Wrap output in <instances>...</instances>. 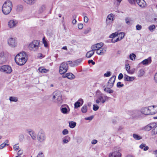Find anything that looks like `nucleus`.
I'll return each mask as SVG.
<instances>
[{
	"label": "nucleus",
	"mask_w": 157,
	"mask_h": 157,
	"mask_svg": "<svg viewBox=\"0 0 157 157\" xmlns=\"http://www.w3.org/2000/svg\"><path fill=\"white\" fill-rule=\"evenodd\" d=\"M16 63L19 66L24 65L27 60V55L24 52L18 54L15 58Z\"/></svg>",
	"instance_id": "1"
},
{
	"label": "nucleus",
	"mask_w": 157,
	"mask_h": 157,
	"mask_svg": "<svg viewBox=\"0 0 157 157\" xmlns=\"http://www.w3.org/2000/svg\"><path fill=\"white\" fill-rule=\"evenodd\" d=\"M13 7L12 2L10 1H7L3 4L2 8L3 13L6 15L9 13Z\"/></svg>",
	"instance_id": "2"
},
{
	"label": "nucleus",
	"mask_w": 157,
	"mask_h": 157,
	"mask_svg": "<svg viewBox=\"0 0 157 157\" xmlns=\"http://www.w3.org/2000/svg\"><path fill=\"white\" fill-rule=\"evenodd\" d=\"M52 99L54 101L59 104L62 103L63 100L61 92L58 91H56L53 93Z\"/></svg>",
	"instance_id": "3"
},
{
	"label": "nucleus",
	"mask_w": 157,
	"mask_h": 157,
	"mask_svg": "<svg viewBox=\"0 0 157 157\" xmlns=\"http://www.w3.org/2000/svg\"><path fill=\"white\" fill-rule=\"evenodd\" d=\"M40 42L38 40H34L29 45V49L33 51H37L39 47Z\"/></svg>",
	"instance_id": "4"
},
{
	"label": "nucleus",
	"mask_w": 157,
	"mask_h": 157,
	"mask_svg": "<svg viewBox=\"0 0 157 157\" xmlns=\"http://www.w3.org/2000/svg\"><path fill=\"white\" fill-rule=\"evenodd\" d=\"M68 69V64L65 62H63L60 65L59 72L60 74L65 73Z\"/></svg>",
	"instance_id": "5"
},
{
	"label": "nucleus",
	"mask_w": 157,
	"mask_h": 157,
	"mask_svg": "<svg viewBox=\"0 0 157 157\" xmlns=\"http://www.w3.org/2000/svg\"><path fill=\"white\" fill-rule=\"evenodd\" d=\"M0 71L4 72L7 74H10L12 71V69L8 65H5L0 67Z\"/></svg>",
	"instance_id": "6"
},
{
	"label": "nucleus",
	"mask_w": 157,
	"mask_h": 157,
	"mask_svg": "<svg viewBox=\"0 0 157 157\" xmlns=\"http://www.w3.org/2000/svg\"><path fill=\"white\" fill-rule=\"evenodd\" d=\"M46 137L44 132L42 130H40L37 134L38 140L40 142H43L45 140Z\"/></svg>",
	"instance_id": "7"
},
{
	"label": "nucleus",
	"mask_w": 157,
	"mask_h": 157,
	"mask_svg": "<svg viewBox=\"0 0 157 157\" xmlns=\"http://www.w3.org/2000/svg\"><path fill=\"white\" fill-rule=\"evenodd\" d=\"M131 115L134 118H140L142 117V115L141 111L138 110H135L132 111Z\"/></svg>",
	"instance_id": "8"
},
{
	"label": "nucleus",
	"mask_w": 157,
	"mask_h": 157,
	"mask_svg": "<svg viewBox=\"0 0 157 157\" xmlns=\"http://www.w3.org/2000/svg\"><path fill=\"white\" fill-rule=\"evenodd\" d=\"M116 76H113L111 77L109 79L107 82V86L109 88H112L113 86L114 82L116 79Z\"/></svg>",
	"instance_id": "9"
},
{
	"label": "nucleus",
	"mask_w": 157,
	"mask_h": 157,
	"mask_svg": "<svg viewBox=\"0 0 157 157\" xmlns=\"http://www.w3.org/2000/svg\"><path fill=\"white\" fill-rule=\"evenodd\" d=\"M103 43L102 42L93 45L91 47V48L93 51L97 50L100 49L103 45Z\"/></svg>",
	"instance_id": "10"
},
{
	"label": "nucleus",
	"mask_w": 157,
	"mask_h": 157,
	"mask_svg": "<svg viewBox=\"0 0 157 157\" xmlns=\"http://www.w3.org/2000/svg\"><path fill=\"white\" fill-rule=\"evenodd\" d=\"M18 24V21L16 20H10L8 22V25L10 28H13L16 27Z\"/></svg>",
	"instance_id": "11"
},
{
	"label": "nucleus",
	"mask_w": 157,
	"mask_h": 157,
	"mask_svg": "<svg viewBox=\"0 0 157 157\" xmlns=\"http://www.w3.org/2000/svg\"><path fill=\"white\" fill-rule=\"evenodd\" d=\"M8 43L9 45L11 47H15L16 45V41L14 38H10L8 39Z\"/></svg>",
	"instance_id": "12"
},
{
	"label": "nucleus",
	"mask_w": 157,
	"mask_h": 157,
	"mask_svg": "<svg viewBox=\"0 0 157 157\" xmlns=\"http://www.w3.org/2000/svg\"><path fill=\"white\" fill-rule=\"evenodd\" d=\"M149 106L148 107H145L142 108L141 109V112L142 114H144L145 115H150V111L149 110Z\"/></svg>",
	"instance_id": "13"
},
{
	"label": "nucleus",
	"mask_w": 157,
	"mask_h": 157,
	"mask_svg": "<svg viewBox=\"0 0 157 157\" xmlns=\"http://www.w3.org/2000/svg\"><path fill=\"white\" fill-rule=\"evenodd\" d=\"M150 115H153L157 113V106L153 105L149 106Z\"/></svg>",
	"instance_id": "14"
},
{
	"label": "nucleus",
	"mask_w": 157,
	"mask_h": 157,
	"mask_svg": "<svg viewBox=\"0 0 157 157\" xmlns=\"http://www.w3.org/2000/svg\"><path fill=\"white\" fill-rule=\"evenodd\" d=\"M136 2L140 7H145L146 6V2L144 0H136Z\"/></svg>",
	"instance_id": "15"
},
{
	"label": "nucleus",
	"mask_w": 157,
	"mask_h": 157,
	"mask_svg": "<svg viewBox=\"0 0 157 157\" xmlns=\"http://www.w3.org/2000/svg\"><path fill=\"white\" fill-rule=\"evenodd\" d=\"M67 107V108L66 107H63V105H62V106L60 108V110L61 112L64 114H67L68 113L70 110L69 108L67 105H66Z\"/></svg>",
	"instance_id": "16"
},
{
	"label": "nucleus",
	"mask_w": 157,
	"mask_h": 157,
	"mask_svg": "<svg viewBox=\"0 0 157 157\" xmlns=\"http://www.w3.org/2000/svg\"><path fill=\"white\" fill-rule=\"evenodd\" d=\"M83 103V101L82 99H79L78 101H76L74 104L75 108L77 109L82 105Z\"/></svg>",
	"instance_id": "17"
},
{
	"label": "nucleus",
	"mask_w": 157,
	"mask_h": 157,
	"mask_svg": "<svg viewBox=\"0 0 157 157\" xmlns=\"http://www.w3.org/2000/svg\"><path fill=\"white\" fill-rule=\"evenodd\" d=\"M155 123H152L149 124L144 128V129L146 131H149L153 128L155 126Z\"/></svg>",
	"instance_id": "18"
},
{
	"label": "nucleus",
	"mask_w": 157,
	"mask_h": 157,
	"mask_svg": "<svg viewBox=\"0 0 157 157\" xmlns=\"http://www.w3.org/2000/svg\"><path fill=\"white\" fill-rule=\"evenodd\" d=\"M6 61L4 52H0V64H3L5 63Z\"/></svg>",
	"instance_id": "19"
},
{
	"label": "nucleus",
	"mask_w": 157,
	"mask_h": 157,
	"mask_svg": "<svg viewBox=\"0 0 157 157\" xmlns=\"http://www.w3.org/2000/svg\"><path fill=\"white\" fill-rule=\"evenodd\" d=\"M121 154L117 151L113 152L109 155V157H121Z\"/></svg>",
	"instance_id": "20"
},
{
	"label": "nucleus",
	"mask_w": 157,
	"mask_h": 157,
	"mask_svg": "<svg viewBox=\"0 0 157 157\" xmlns=\"http://www.w3.org/2000/svg\"><path fill=\"white\" fill-rule=\"evenodd\" d=\"M134 79L133 77H129L126 75H124V79L125 81H132Z\"/></svg>",
	"instance_id": "21"
},
{
	"label": "nucleus",
	"mask_w": 157,
	"mask_h": 157,
	"mask_svg": "<svg viewBox=\"0 0 157 157\" xmlns=\"http://www.w3.org/2000/svg\"><path fill=\"white\" fill-rule=\"evenodd\" d=\"M106 50L105 49L101 48L98 50L96 51V53L99 55H102L104 54Z\"/></svg>",
	"instance_id": "22"
},
{
	"label": "nucleus",
	"mask_w": 157,
	"mask_h": 157,
	"mask_svg": "<svg viewBox=\"0 0 157 157\" xmlns=\"http://www.w3.org/2000/svg\"><path fill=\"white\" fill-rule=\"evenodd\" d=\"M151 62V57H149L147 59L143 60L142 63L143 65H147L148 64L150 63Z\"/></svg>",
	"instance_id": "23"
},
{
	"label": "nucleus",
	"mask_w": 157,
	"mask_h": 157,
	"mask_svg": "<svg viewBox=\"0 0 157 157\" xmlns=\"http://www.w3.org/2000/svg\"><path fill=\"white\" fill-rule=\"evenodd\" d=\"M82 61V59H79L74 61L73 62V64L71 65V67L78 65Z\"/></svg>",
	"instance_id": "24"
},
{
	"label": "nucleus",
	"mask_w": 157,
	"mask_h": 157,
	"mask_svg": "<svg viewBox=\"0 0 157 157\" xmlns=\"http://www.w3.org/2000/svg\"><path fill=\"white\" fill-rule=\"evenodd\" d=\"M39 71L42 73H45L48 72L49 70L46 69L43 67H41L39 68Z\"/></svg>",
	"instance_id": "25"
},
{
	"label": "nucleus",
	"mask_w": 157,
	"mask_h": 157,
	"mask_svg": "<svg viewBox=\"0 0 157 157\" xmlns=\"http://www.w3.org/2000/svg\"><path fill=\"white\" fill-rule=\"evenodd\" d=\"M67 78L69 79H73L75 78V76L71 73H67Z\"/></svg>",
	"instance_id": "26"
},
{
	"label": "nucleus",
	"mask_w": 157,
	"mask_h": 157,
	"mask_svg": "<svg viewBox=\"0 0 157 157\" xmlns=\"http://www.w3.org/2000/svg\"><path fill=\"white\" fill-rule=\"evenodd\" d=\"M93 50L90 51L86 53V56L87 58H90L94 54V52L93 51Z\"/></svg>",
	"instance_id": "27"
},
{
	"label": "nucleus",
	"mask_w": 157,
	"mask_h": 157,
	"mask_svg": "<svg viewBox=\"0 0 157 157\" xmlns=\"http://www.w3.org/2000/svg\"><path fill=\"white\" fill-rule=\"evenodd\" d=\"M26 3L30 5H33L36 0H23Z\"/></svg>",
	"instance_id": "28"
},
{
	"label": "nucleus",
	"mask_w": 157,
	"mask_h": 157,
	"mask_svg": "<svg viewBox=\"0 0 157 157\" xmlns=\"http://www.w3.org/2000/svg\"><path fill=\"white\" fill-rule=\"evenodd\" d=\"M29 133L33 139L34 140L36 139V135L33 131H29Z\"/></svg>",
	"instance_id": "29"
},
{
	"label": "nucleus",
	"mask_w": 157,
	"mask_h": 157,
	"mask_svg": "<svg viewBox=\"0 0 157 157\" xmlns=\"http://www.w3.org/2000/svg\"><path fill=\"white\" fill-rule=\"evenodd\" d=\"M113 15L112 13H110L109 14L107 17L106 19V21H108V20H111L112 21L114 20Z\"/></svg>",
	"instance_id": "30"
},
{
	"label": "nucleus",
	"mask_w": 157,
	"mask_h": 157,
	"mask_svg": "<svg viewBox=\"0 0 157 157\" xmlns=\"http://www.w3.org/2000/svg\"><path fill=\"white\" fill-rule=\"evenodd\" d=\"M69 126L71 128H73L76 125V123L74 121H69Z\"/></svg>",
	"instance_id": "31"
},
{
	"label": "nucleus",
	"mask_w": 157,
	"mask_h": 157,
	"mask_svg": "<svg viewBox=\"0 0 157 157\" xmlns=\"http://www.w3.org/2000/svg\"><path fill=\"white\" fill-rule=\"evenodd\" d=\"M155 126L153 128H154L152 130V135L157 134V127L156 126L157 125V122L155 123Z\"/></svg>",
	"instance_id": "32"
},
{
	"label": "nucleus",
	"mask_w": 157,
	"mask_h": 157,
	"mask_svg": "<svg viewBox=\"0 0 157 157\" xmlns=\"http://www.w3.org/2000/svg\"><path fill=\"white\" fill-rule=\"evenodd\" d=\"M144 72L143 69H142L140 70L138 73V76L139 77H141L144 74Z\"/></svg>",
	"instance_id": "33"
},
{
	"label": "nucleus",
	"mask_w": 157,
	"mask_h": 157,
	"mask_svg": "<svg viewBox=\"0 0 157 157\" xmlns=\"http://www.w3.org/2000/svg\"><path fill=\"white\" fill-rule=\"evenodd\" d=\"M9 100L11 101L17 102L18 101L17 98L15 97H10Z\"/></svg>",
	"instance_id": "34"
},
{
	"label": "nucleus",
	"mask_w": 157,
	"mask_h": 157,
	"mask_svg": "<svg viewBox=\"0 0 157 157\" xmlns=\"http://www.w3.org/2000/svg\"><path fill=\"white\" fill-rule=\"evenodd\" d=\"M133 137L136 140H139L142 139L141 136L136 134H133Z\"/></svg>",
	"instance_id": "35"
},
{
	"label": "nucleus",
	"mask_w": 157,
	"mask_h": 157,
	"mask_svg": "<svg viewBox=\"0 0 157 157\" xmlns=\"http://www.w3.org/2000/svg\"><path fill=\"white\" fill-rule=\"evenodd\" d=\"M155 25H154L149 26L148 27V29L150 31L152 32L155 29Z\"/></svg>",
	"instance_id": "36"
},
{
	"label": "nucleus",
	"mask_w": 157,
	"mask_h": 157,
	"mask_svg": "<svg viewBox=\"0 0 157 157\" xmlns=\"http://www.w3.org/2000/svg\"><path fill=\"white\" fill-rule=\"evenodd\" d=\"M87 110V106L86 105H84V106H83L82 108V109H81L82 112L83 113H86V112Z\"/></svg>",
	"instance_id": "37"
},
{
	"label": "nucleus",
	"mask_w": 157,
	"mask_h": 157,
	"mask_svg": "<svg viewBox=\"0 0 157 157\" xmlns=\"http://www.w3.org/2000/svg\"><path fill=\"white\" fill-rule=\"evenodd\" d=\"M136 57V55L134 53L130 54L129 55V58L130 59L132 60L135 59Z\"/></svg>",
	"instance_id": "38"
},
{
	"label": "nucleus",
	"mask_w": 157,
	"mask_h": 157,
	"mask_svg": "<svg viewBox=\"0 0 157 157\" xmlns=\"http://www.w3.org/2000/svg\"><path fill=\"white\" fill-rule=\"evenodd\" d=\"M104 90V91L110 94L112 93L113 92V90L110 89L109 88L107 89L105 88Z\"/></svg>",
	"instance_id": "39"
},
{
	"label": "nucleus",
	"mask_w": 157,
	"mask_h": 157,
	"mask_svg": "<svg viewBox=\"0 0 157 157\" xmlns=\"http://www.w3.org/2000/svg\"><path fill=\"white\" fill-rule=\"evenodd\" d=\"M118 36L119 37H120V40H122L124 36V34L123 32L120 33L118 34Z\"/></svg>",
	"instance_id": "40"
},
{
	"label": "nucleus",
	"mask_w": 157,
	"mask_h": 157,
	"mask_svg": "<svg viewBox=\"0 0 157 157\" xmlns=\"http://www.w3.org/2000/svg\"><path fill=\"white\" fill-rule=\"evenodd\" d=\"M132 21V20H131V18L129 17H126L125 18L126 23L128 25L131 24V21Z\"/></svg>",
	"instance_id": "41"
},
{
	"label": "nucleus",
	"mask_w": 157,
	"mask_h": 157,
	"mask_svg": "<svg viewBox=\"0 0 157 157\" xmlns=\"http://www.w3.org/2000/svg\"><path fill=\"white\" fill-rule=\"evenodd\" d=\"M45 9V6L43 5L41 6L39 10V11L40 13H41L43 12Z\"/></svg>",
	"instance_id": "42"
},
{
	"label": "nucleus",
	"mask_w": 157,
	"mask_h": 157,
	"mask_svg": "<svg viewBox=\"0 0 157 157\" xmlns=\"http://www.w3.org/2000/svg\"><path fill=\"white\" fill-rule=\"evenodd\" d=\"M118 34L117 33H113L109 36V37L110 38H114L116 36H118Z\"/></svg>",
	"instance_id": "43"
},
{
	"label": "nucleus",
	"mask_w": 157,
	"mask_h": 157,
	"mask_svg": "<svg viewBox=\"0 0 157 157\" xmlns=\"http://www.w3.org/2000/svg\"><path fill=\"white\" fill-rule=\"evenodd\" d=\"M9 145V144H7L6 143H3L0 145V149H2L6 146Z\"/></svg>",
	"instance_id": "44"
},
{
	"label": "nucleus",
	"mask_w": 157,
	"mask_h": 157,
	"mask_svg": "<svg viewBox=\"0 0 157 157\" xmlns=\"http://www.w3.org/2000/svg\"><path fill=\"white\" fill-rule=\"evenodd\" d=\"M13 149L14 151H17L19 149V145L18 144H15L13 146Z\"/></svg>",
	"instance_id": "45"
},
{
	"label": "nucleus",
	"mask_w": 157,
	"mask_h": 157,
	"mask_svg": "<svg viewBox=\"0 0 157 157\" xmlns=\"http://www.w3.org/2000/svg\"><path fill=\"white\" fill-rule=\"evenodd\" d=\"M91 30L90 28L89 27L86 29L84 32V33L85 34H86L90 32Z\"/></svg>",
	"instance_id": "46"
},
{
	"label": "nucleus",
	"mask_w": 157,
	"mask_h": 157,
	"mask_svg": "<svg viewBox=\"0 0 157 157\" xmlns=\"http://www.w3.org/2000/svg\"><path fill=\"white\" fill-rule=\"evenodd\" d=\"M130 66H129V64H126L125 65V68L126 70L128 71V73H130V71L129 70L130 69Z\"/></svg>",
	"instance_id": "47"
},
{
	"label": "nucleus",
	"mask_w": 157,
	"mask_h": 157,
	"mask_svg": "<svg viewBox=\"0 0 157 157\" xmlns=\"http://www.w3.org/2000/svg\"><path fill=\"white\" fill-rule=\"evenodd\" d=\"M24 139V136L22 134H21L19 136V139L20 141H22Z\"/></svg>",
	"instance_id": "48"
},
{
	"label": "nucleus",
	"mask_w": 157,
	"mask_h": 157,
	"mask_svg": "<svg viewBox=\"0 0 157 157\" xmlns=\"http://www.w3.org/2000/svg\"><path fill=\"white\" fill-rule=\"evenodd\" d=\"M124 85L123 84H121V82H118L117 83V87L120 88L124 86Z\"/></svg>",
	"instance_id": "49"
},
{
	"label": "nucleus",
	"mask_w": 157,
	"mask_h": 157,
	"mask_svg": "<svg viewBox=\"0 0 157 157\" xmlns=\"http://www.w3.org/2000/svg\"><path fill=\"white\" fill-rule=\"evenodd\" d=\"M99 108V107L97 105H94L93 106V109L94 110L96 111Z\"/></svg>",
	"instance_id": "50"
},
{
	"label": "nucleus",
	"mask_w": 157,
	"mask_h": 157,
	"mask_svg": "<svg viewBox=\"0 0 157 157\" xmlns=\"http://www.w3.org/2000/svg\"><path fill=\"white\" fill-rule=\"evenodd\" d=\"M111 73L110 71H107V73L104 74V76L105 77H109L111 75Z\"/></svg>",
	"instance_id": "51"
},
{
	"label": "nucleus",
	"mask_w": 157,
	"mask_h": 157,
	"mask_svg": "<svg viewBox=\"0 0 157 157\" xmlns=\"http://www.w3.org/2000/svg\"><path fill=\"white\" fill-rule=\"evenodd\" d=\"M67 137V136H65L63 139V144L67 143L69 142V141L68 140L66 139V138Z\"/></svg>",
	"instance_id": "52"
},
{
	"label": "nucleus",
	"mask_w": 157,
	"mask_h": 157,
	"mask_svg": "<svg viewBox=\"0 0 157 157\" xmlns=\"http://www.w3.org/2000/svg\"><path fill=\"white\" fill-rule=\"evenodd\" d=\"M62 133L63 135L67 134L68 133V131L67 129H64Z\"/></svg>",
	"instance_id": "53"
},
{
	"label": "nucleus",
	"mask_w": 157,
	"mask_h": 157,
	"mask_svg": "<svg viewBox=\"0 0 157 157\" xmlns=\"http://www.w3.org/2000/svg\"><path fill=\"white\" fill-rule=\"evenodd\" d=\"M142 26L141 25H139V24L137 25L136 26V30H140L142 29Z\"/></svg>",
	"instance_id": "54"
},
{
	"label": "nucleus",
	"mask_w": 157,
	"mask_h": 157,
	"mask_svg": "<svg viewBox=\"0 0 157 157\" xmlns=\"http://www.w3.org/2000/svg\"><path fill=\"white\" fill-rule=\"evenodd\" d=\"M43 42L44 44V46L45 47H47L48 46V44L47 42L45 40L44 38L43 39Z\"/></svg>",
	"instance_id": "55"
},
{
	"label": "nucleus",
	"mask_w": 157,
	"mask_h": 157,
	"mask_svg": "<svg viewBox=\"0 0 157 157\" xmlns=\"http://www.w3.org/2000/svg\"><path fill=\"white\" fill-rule=\"evenodd\" d=\"M83 27V25L82 23H79L78 24V28L80 29H82Z\"/></svg>",
	"instance_id": "56"
},
{
	"label": "nucleus",
	"mask_w": 157,
	"mask_h": 157,
	"mask_svg": "<svg viewBox=\"0 0 157 157\" xmlns=\"http://www.w3.org/2000/svg\"><path fill=\"white\" fill-rule=\"evenodd\" d=\"M89 21V19L88 17L86 16H84V21L85 22L87 23Z\"/></svg>",
	"instance_id": "57"
},
{
	"label": "nucleus",
	"mask_w": 157,
	"mask_h": 157,
	"mask_svg": "<svg viewBox=\"0 0 157 157\" xmlns=\"http://www.w3.org/2000/svg\"><path fill=\"white\" fill-rule=\"evenodd\" d=\"M36 157H44L42 152H40Z\"/></svg>",
	"instance_id": "58"
},
{
	"label": "nucleus",
	"mask_w": 157,
	"mask_h": 157,
	"mask_svg": "<svg viewBox=\"0 0 157 157\" xmlns=\"http://www.w3.org/2000/svg\"><path fill=\"white\" fill-rule=\"evenodd\" d=\"M23 153V150H22L20 149L18 151L17 154H18V156H19V155H22V154Z\"/></svg>",
	"instance_id": "59"
},
{
	"label": "nucleus",
	"mask_w": 157,
	"mask_h": 157,
	"mask_svg": "<svg viewBox=\"0 0 157 157\" xmlns=\"http://www.w3.org/2000/svg\"><path fill=\"white\" fill-rule=\"evenodd\" d=\"M123 78V75L122 73H120L118 76V79L119 80L122 79Z\"/></svg>",
	"instance_id": "60"
},
{
	"label": "nucleus",
	"mask_w": 157,
	"mask_h": 157,
	"mask_svg": "<svg viewBox=\"0 0 157 157\" xmlns=\"http://www.w3.org/2000/svg\"><path fill=\"white\" fill-rule=\"evenodd\" d=\"M103 98V97L101 95L99 96L98 98V99L100 101H101Z\"/></svg>",
	"instance_id": "61"
},
{
	"label": "nucleus",
	"mask_w": 157,
	"mask_h": 157,
	"mask_svg": "<svg viewBox=\"0 0 157 157\" xmlns=\"http://www.w3.org/2000/svg\"><path fill=\"white\" fill-rule=\"evenodd\" d=\"M117 118H116L113 119L112 120V122L114 124H116L117 123Z\"/></svg>",
	"instance_id": "62"
},
{
	"label": "nucleus",
	"mask_w": 157,
	"mask_h": 157,
	"mask_svg": "<svg viewBox=\"0 0 157 157\" xmlns=\"http://www.w3.org/2000/svg\"><path fill=\"white\" fill-rule=\"evenodd\" d=\"M88 63L89 64L90 63H92V64L93 65L95 64V62L93 61L92 60H89L88 61Z\"/></svg>",
	"instance_id": "63"
},
{
	"label": "nucleus",
	"mask_w": 157,
	"mask_h": 157,
	"mask_svg": "<svg viewBox=\"0 0 157 157\" xmlns=\"http://www.w3.org/2000/svg\"><path fill=\"white\" fill-rule=\"evenodd\" d=\"M154 78L155 82L157 83V73L155 74Z\"/></svg>",
	"instance_id": "64"
}]
</instances>
